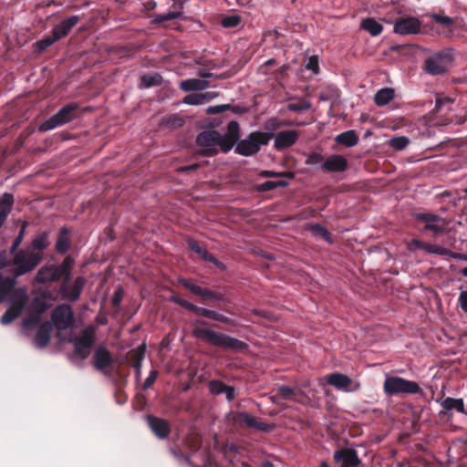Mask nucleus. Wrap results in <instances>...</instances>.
Here are the masks:
<instances>
[{"mask_svg":"<svg viewBox=\"0 0 467 467\" xmlns=\"http://www.w3.org/2000/svg\"><path fill=\"white\" fill-rule=\"evenodd\" d=\"M68 33L65 30L61 24L56 26L53 29L54 40H59L60 38L67 36Z\"/></svg>","mask_w":467,"mask_h":467,"instance_id":"56","label":"nucleus"},{"mask_svg":"<svg viewBox=\"0 0 467 467\" xmlns=\"http://www.w3.org/2000/svg\"><path fill=\"white\" fill-rule=\"evenodd\" d=\"M207 323L198 320L192 329V335L204 341L225 349L243 350L246 344L223 333L215 332L206 327Z\"/></svg>","mask_w":467,"mask_h":467,"instance_id":"1","label":"nucleus"},{"mask_svg":"<svg viewBox=\"0 0 467 467\" xmlns=\"http://www.w3.org/2000/svg\"><path fill=\"white\" fill-rule=\"evenodd\" d=\"M286 108L290 111H305L311 108V103L307 100H299L288 103Z\"/></svg>","mask_w":467,"mask_h":467,"instance_id":"39","label":"nucleus"},{"mask_svg":"<svg viewBox=\"0 0 467 467\" xmlns=\"http://www.w3.org/2000/svg\"><path fill=\"white\" fill-rule=\"evenodd\" d=\"M174 1V9L170 10L165 14L156 15L153 18V22L155 24H161L165 21L172 20L179 18L182 16V8L183 5L187 0H173Z\"/></svg>","mask_w":467,"mask_h":467,"instance_id":"17","label":"nucleus"},{"mask_svg":"<svg viewBox=\"0 0 467 467\" xmlns=\"http://www.w3.org/2000/svg\"><path fill=\"white\" fill-rule=\"evenodd\" d=\"M14 203V197L10 193H5L0 197V227L5 222Z\"/></svg>","mask_w":467,"mask_h":467,"instance_id":"26","label":"nucleus"},{"mask_svg":"<svg viewBox=\"0 0 467 467\" xmlns=\"http://www.w3.org/2000/svg\"><path fill=\"white\" fill-rule=\"evenodd\" d=\"M426 253L448 256L449 249L437 244H428L426 247Z\"/></svg>","mask_w":467,"mask_h":467,"instance_id":"43","label":"nucleus"},{"mask_svg":"<svg viewBox=\"0 0 467 467\" xmlns=\"http://www.w3.org/2000/svg\"><path fill=\"white\" fill-rule=\"evenodd\" d=\"M297 138L298 133L296 130L280 131L275 136V146H292L296 142Z\"/></svg>","mask_w":467,"mask_h":467,"instance_id":"25","label":"nucleus"},{"mask_svg":"<svg viewBox=\"0 0 467 467\" xmlns=\"http://www.w3.org/2000/svg\"><path fill=\"white\" fill-rule=\"evenodd\" d=\"M48 245L47 235L42 234L33 241V247L37 250L45 249Z\"/></svg>","mask_w":467,"mask_h":467,"instance_id":"48","label":"nucleus"},{"mask_svg":"<svg viewBox=\"0 0 467 467\" xmlns=\"http://www.w3.org/2000/svg\"><path fill=\"white\" fill-rule=\"evenodd\" d=\"M202 258L203 260L207 261V262H210L212 264H213L214 265H216L217 267L219 268H223L224 265L223 263H221L220 261H218L212 254H210L207 250L204 252V254H202V256L201 257Z\"/></svg>","mask_w":467,"mask_h":467,"instance_id":"54","label":"nucleus"},{"mask_svg":"<svg viewBox=\"0 0 467 467\" xmlns=\"http://www.w3.org/2000/svg\"><path fill=\"white\" fill-rule=\"evenodd\" d=\"M325 379L327 384L333 386L339 391L354 392L360 388L358 381L352 380L348 376L342 373L334 372L326 376Z\"/></svg>","mask_w":467,"mask_h":467,"instance_id":"9","label":"nucleus"},{"mask_svg":"<svg viewBox=\"0 0 467 467\" xmlns=\"http://www.w3.org/2000/svg\"><path fill=\"white\" fill-rule=\"evenodd\" d=\"M415 218L424 223L425 231H431L435 236L441 235L446 231V220L436 214L417 213Z\"/></svg>","mask_w":467,"mask_h":467,"instance_id":"10","label":"nucleus"},{"mask_svg":"<svg viewBox=\"0 0 467 467\" xmlns=\"http://www.w3.org/2000/svg\"><path fill=\"white\" fill-rule=\"evenodd\" d=\"M94 340L95 329L92 327H88L72 341L76 354L81 358H86L90 353Z\"/></svg>","mask_w":467,"mask_h":467,"instance_id":"8","label":"nucleus"},{"mask_svg":"<svg viewBox=\"0 0 467 467\" xmlns=\"http://www.w3.org/2000/svg\"><path fill=\"white\" fill-rule=\"evenodd\" d=\"M32 306L36 310V314L30 315L26 317L23 322V327L26 329L30 328L34 325H36L40 321V315L43 311H45L46 306H44V301L39 298H36L33 301Z\"/></svg>","mask_w":467,"mask_h":467,"instance_id":"23","label":"nucleus"},{"mask_svg":"<svg viewBox=\"0 0 467 467\" xmlns=\"http://www.w3.org/2000/svg\"><path fill=\"white\" fill-rule=\"evenodd\" d=\"M157 379V372L155 370L150 371V375L147 377L143 383V389H147L151 387L154 381Z\"/></svg>","mask_w":467,"mask_h":467,"instance_id":"60","label":"nucleus"},{"mask_svg":"<svg viewBox=\"0 0 467 467\" xmlns=\"http://www.w3.org/2000/svg\"><path fill=\"white\" fill-rule=\"evenodd\" d=\"M15 285V280L0 275V295L5 296Z\"/></svg>","mask_w":467,"mask_h":467,"instance_id":"41","label":"nucleus"},{"mask_svg":"<svg viewBox=\"0 0 467 467\" xmlns=\"http://www.w3.org/2000/svg\"><path fill=\"white\" fill-rule=\"evenodd\" d=\"M161 77L159 74H148L141 77L140 83L144 88H150L161 83Z\"/></svg>","mask_w":467,"mask_h":467,"instance_id":"37","label":"nucleus"},{"mask_svg":"<svg viewBox=\"0 0 467 467\" xmlns=\"http://www.w3.org/2000/svg\"><path fill=\"white\" fill-rule=\"evenodd\" d=\"M52 321L57 330L71 327L74 322L71 307L67 305L57 306L52 313Z\"/></svg>","mask_w":467,"mask_h":467,"instance_id":"11","label":"nucleus"},{"mask_svg":"<svg viewBox=\"0 0 467 467\" xmlns=\"http://www.w3.org/2000/svg\"><path fill=\"white\" fill-rule=\"evenodd\" d=\"M272 139V135L268 132H254L249 136L248 146H265Z\"/></svg>","mask_w":467,"mask_h":467,"instance_id":"30","label":"nucleus"},{"mask_svg":"<svg viewBox=\"0 0 467 467\" xmlns=\"http://www.w3.org/2000/svg\"><path fill=\"white\" fill-rule=\"evenodd\" d=\"M223 394L225 395L226 399L231 401L234 399L235 390L233 387L225 385V389H223Z\"/></svg>","mask_w":467,"mask_h":467,"instance_id":"64","label":"nucleus"},{"mask_svg":"<svg viewBox=\"0 0 467 467\" xmlns=\"http://www.w3.org/2000/svg\"><path fill=\"white\" fill-rule=\"evenodd\" d=\"M453 60L451 50H441L431 55L425 62V68L431 75H439L447 70Z\"/></svg>","mask_w":467,"mask_h":467,"instance_id":"6","label":"nucleus"},{"mask_svg":"<svg viewBox=\"0 0 467 467\" xmlns=\"http://www.w3.org/2000/svg\"><path fill=\"white\" fill-rule=\"evenodd\" d=\"M27 299L28 296L26 289L18 288L14 290L11 297V306L1 318L2 324L7 325L15 320L20 315Z\"/></svg>","mask_w":467,"mask_h":467,"instance_id":"7","label":"nucleus"},{"mask_svg":"<svg viewBox=\"0 0 467 467\" xmlns=\"http://www.w3.org/2000/svg\"><path fill=\"white\" fill-rule=\"evenodd\" d=\"M182 102L187 105L199 106L203 105V99L202 93L200 94H190L183 98Z\"/></svg>","mask_w":467,"mask_h":467,"instance_id":"42","label":"nucleus"},{"mask_svg":"<svg viewBox=\"0 0 467 467\" xmlns=\"http://www.w3.org/2000/svg\"><path fill=\"white\" fill-rule=\"evenodd\" d=\"M112 362L110 353L105 348H99L94 355V366L99 369L104 370L108 368Z\"/></svg>","mask_w":467,"mask_h":467,"instance_id":"20","label":"nucleus"},{"mask_svg":"<svg viewBox=\"0 0 467 467\" xmlns=\"http://www.w3.org/2000/svg\"><path fill=\"white\" fill-rule=\"evenodd\" d=\"M180 283L185 286L186 288H188L189 290H191L192 293H194L195 295H198V296H201L202 297H207L208 295H209V291L205 288H202L193 283H192L191 281L189 280H186V279H181L180 280Z\"/></svg>","mask_w":467,"mask_h":467,"instance_id":"35","label":"nucleus"},{"mask_svg":"<svg viewBox=\"0 0 467 467\" xmlns=\"http://www.w3.org/2000/svg\"><path fill=\"white\" fill-rule=\"evenodd\" d=\"M306 68L311 70L314 74H317L319 71L318 60L316 56L310 57L306 65Z\"/></svg>","mask_w":467,"mask_h":467,"instance_id":"51","label":"nucleus"},{"mask_svg":"<svg viewBox=\"0 0 467 467\" xmlns=\"http://www.w3.org/2000/svg\"><path fill=\"white\" fill-rule=\"evenodd\" d=\"M239 124L236 121H230L227 125V132L223 136V146H244L238 143L240 140Z\"/></svg>","mask_w":467,"mask_h":467,"instance_id":"18","label":"nucleus"},{"mask_svg":"<svg viewBox=\"0 0 467 467\" xmlns=\"http://www.w3.org/2000/svg\"><path fill=\"white\" fill-rule=\"evenodd\" d=\"M227 109H229V105L210 106L206 109V113L209 115L220 114Z\"/></svg>","mask_w":467,"mask_h":467,"instance_id":"55","label":"nucleus"},{"mask_svg":"<svg viewBox=\"0 0 467 467\" xmlns=\"http://www.w3.org/2000/svg\"><path fill=\"white\" fill-rule=\"evenodd\" d=\"M78 109L79 105L78 103H69L61 108L56 114L41 122L38 125V130L47 132L66 125L78 118Z\"/></svg>","mask_w":467,"mask_h":467,"instance_id":"2","label":"nucleus"},{"mask_svg":"<svg viewBox=\"0 0 467 467\" xmlns=\"http://www.w3.org/2000/svg\"><path fill=\"white\" fill-rule=\"evenodd\" d=\"M388 395L417 394L421 389L416 381L408 380L400 377H387L383 385Z\"/></svg>","mask_w":467,"mask_h":467,"instance_id":"4","label":"nucleus"},{"mask_svg":"<svg viewBox=\"0 0 467 467\" xmlns=\"http://www.w3.org/2000/svg\"><path fill=\"white\" fill-rule=\"evenodd\" d=\"M188 245L192 251L196 253L200 257L202 256L206 249L202 248L196 241L190 239L188 241Z\"/></svg>","mask_w":467,"mask_h":467,"instance_id":"53","label":"nucleus"},{"mask_svg":"<svg viewBox=\"0 0 467 467\" xmlns=\"http://www.w3.org/2000/svg\"><path fill=\"white\" fill-rule=\"evenodd\" d=\"M285 182H282V181H277V182H273V181H267L264 183H262L259 187V189L261 191H271V190H274L275 189L276 187H279V186H285Z\"/></svg>","mask_w":467,"mask_h":467,"instance_id":"47","label":"nucleus"},{"mask_svg":"<svg viewBox=\"0 0 467 467\" xmlns=\"http://www.w3.org/2000/svg\"><path fill=\"white\" fill-rule=\"evenodd\" d=\"M361 28L368 32L372 36H379L382 30V26L374 18H366L361 23Z\"/></svg>","mask_w":467,"mask_h":467,"instance_id":"31","label":"nucleus"},{"mask_svg":"<svg viewBox=\"0 0 467 467\" xmlns=\"http://www.w3.org/2000/svg\"><path fill=\"white\" fill-rule=\"evenodd\" d=\"M395 96V90L391 88H383L377 91L374 101L377 106L382 107L389 103Z\"/></svg>","mask_w":467,"mask_h":467,"instance_id":"28","label":"nucleus"},{"mask_svg":"<svg viewBox=\"0 0 467 467\" xmlns=\"http://www.w3.org/2000/svg\"><path fill=\"white\" fill-rule=\"evenodd\" d=\"M451 102H452V100L448 98H446L444 99H437L436 104H435V110L438 112V111L441 110V109L443 107H445L446 105H450Z\"/></svg>","mask_w":467,"mask_h":467,"instance_id":"61","label":"nucleus"},{"mask_svg":"<svg viewBox=\"0 0 467 467\" xmlns=\"http://www.w3.org/2000/svg\"><path fill=\"white\" fill-rule=\"evenodd\" d=\"M334 458L340 467H357L360 463L357 451L350 448L335 451Z\"/></svg>","mask_w":467,"mask_h":467,"instance_id":"13","label":"nucleus"},{"mask_svg":"<svg viewBox=\"0 0 467 467\" xmlns=\"http://www.w3.org/2000/svg\"><path fill=\"white\" fill-rule=\"evenodd\" d=\"M428 244L420 241L418 239H413L410 243L408 244V249L411 252L416 251L417 249H422L426 252V247Z\"/></svg>","mask_w":467,"mask_h":467,"instance_id":"52","label":"nucleus"},{"mask_svg":"<svg viewBox=\"0 0 467 467\" xmlns=\"http://www.w3.org/2000/svg\"><path fill=\"white\" fill-rule=\"evenodd\" d=\"M202 99H203V103L205 104V103L210 102V101L213 100L214 99H216L219 96V93L216 91H207V92L202 93Z\"/></svg>","mask_w":467,"mask_h":467,"instance_id":"63","label":"nucleus"},{"mask_svg":"<svg viewBox=\"0 0 467 467\" xmlns=\"http://www.w3.org/2000/svg\"><path fill=\"white\" fill-rule=\"evenodd\" d=\"M197 146H223V136L213 130H204L196 139Z\"/></svg>","mask_w":467,"mask_h":467,"instance_id":"16","label":"nucleus"},{"mask_svg":"<svg viewBox=\"0 0 467 467\" xmlns=\"http://www.w3.org/2000/svg\"><path fill=\"white\" fill-rule=\"evenodd\" d=\"M420 21L418 18L409 16L397 20L394 24L393 31L401 36L417 34L420 32Z\"/></svg>","mask_w":467,"mask_h":467,"instance_id":"12","label":"nucleus"},{"mask_svg":"<svg viewBox=\"0 0 467 467\" xmlns=\"http://www.w3.org/2000/svg\"><path fill=\"white\" fill-rule=\"evenodd\" d=\"M209 389L214 395L223 394V389H225V384L221 381L213 380L210 382Z\"/></svg>","mask_w":467,"mask_h":467,"instance_id":"44","label":"nucleus"},{"mask_svg":"<svg viewBox=\"0 0 467 467\" xmlns=\"http://www.w3.org/2000/svg\"><path fill=\"white\" fill-rule=\"evenodd\" d=\"M52 332V325L49 322L43 323L36 335L34 343L36 347L42 348L47 345Z\"/></svg>","mask_w":467,"mask_h":467,"instance_id":"21","label":"nucleus"},{"mask_svg":"<svg viewBox=\"0 0 467 467\" xmlns=\"http://www.w3.org/2000/svg\"><path fill=\"white\" fill-rule=\"evenodd\" d=\"M78 21H79V18L78 16H71L68 18L62 21L60 24L65 28V30L67 33H69V31L72 29V27L75 26Z\"/></svg>","mask_w":467,"mask_h":467,"instance_id":"46","label":"nucleus"},{"mask_svg":"<svg viewBox=\"0 0 467 467\" xmlns=\"http://www.w3.org/2000/svg\"><path fill=\"white\" fill-rule=\"evenodd\" d=\"M444 408L447 410H456L461 413L464 412V404L461 399L447 398L444 400Z\"/></svg>","mask_w":467,"mask_h":467,"instance_id":"36","label":"nucleus"},{"mask_svg":"<svg viewBox=\"0 0 467 467\" xmlns=\"http://www.w3.org/2000/svg\"><path fill=\"white\" fill-rule=\"evenodd\" d=\"M78 21H79V18L78 16H71L68 18L62 21L60 24L65 28V30L67 33H69V31L72 29V27L75 26Z\"/></svg>","mask_w":467,"mask_h":467,"instance_id":"45","label":"nucleus"},{"mask_svg":"<svg viewBox=\"0 0 467 467\" xmlns=\"http://www.w3.org/2000/svg\"><path fill=\"white\" fill-rule=\"evenodd\" d=\"M179 87L185 92L202 91L209 88V82L206 79L189 78L182 81Z\"/></svg>","mask_w":467,"mask_h":467,"instance_id":"22","label":"nucleus"},{"mask_svg":"<svg viewBox=\"0 0 467 467\" xmlns=\"http://www.w3.org/2000/svg\"><path fill=\"white\" fill-rule=\"evenodd\" d=\"M85 284L86 280L81 276L77 277L71 285H67V284L63 283L60 287V292L63 298L70 301L78 300Z\"/></svg>","mask_w":467,"mask_h":467,"instance_id":"15","label":"nucleus"},{"mask_svg":"<svg viewBox=\"0 0 467 467\" xmlns=\"http://www.w3.org/2000/svg\"><path fill=\"white\" fill-rule=\"evenodd\" d=\"M235 152L239 155L252 156L255 154L260 148H234Z\"/></svg>","mask_w":467,"mask_h":467,"instance_id":"58","label":"nucleus"},{"mask_svg":"<svg viewBox=\"0 0 467 467\" xmlns=\"http://www.w3.org/2000/svg\"><path fill=\"white\" fill-rule=\"evenodd\" d=\"M459 304L461 308L467 313V292L462 291L459 296Z\"/></svg>","mask_w":467,"mask_h":467,"instance_id":"62","label":"nucleus"},{"mask_svg":"<svg viewBox=\"0 0 467 467\" xmlns=\"http://www.w3.org/2000/svg\"><path fill=\"white\" fill-rule=\"evenodd\" d=\"M314 235L320 236L328 243H332L330 234L327 228L319 223L310 224L307 228Z\"/></svg>","mask_w":467,"mask_h":467,"instance_id":"34","label":"nucleus"},{"mask_svg":"<svg viewBox=\"0 0 467 467\" xmlns=\"http://www.w3.org/2000/svg\"><path fill=\"white\" fill-rule=\"evenodd\" d=\"M78 109L79 105L78 103H69L61 108L56 114L41 122L38 125V130L47 132L66 125L78 118Z\"/></svg>","mask_w":467,"mask_h":467,"instance_id":"3","label":"nucleus"},{"mask_svg":"<svg viewBox=\"0 0 467 467\" xmlns=\"http://www.w3.org/2000/svg\"><path fill=\"white\" fill-rule=\"evenodd\" d=\"M410 143V140L408 138L406 137H398V138H393L389 140V146H394V147H397V146H408Z\"/></svg>","mask_w":467,"mask_h":467,"instance_id":"57","label":"nucleus"},{"mask_svg":"<svg viewBox=\"0 0 467 467\" xmlns=\"http://www.w3.org/2000/svg\"><path fill=\"white\" fill-rule=\"evenodd\" d=\"M148 423L152 430V431L161 439H163L169 434V425L167 421L161 420L159 418L148 417Z\"/></svg>","mask_w":467,"mask_h":467,"instance_id":"24","label":"nucleus"},{"mask_svg":"<svg viewBox=\"0 0 467 467\" xmlns=\"http://www.w3.org/2000/svg\"><path fill=\"white\" fill-rule=\"evenodd\" d=\"M69 248V241L62 234L58 237L57 242V250L60 253H65Z\"/></svg>","mask_w":467,"mask_h":467,"instance_id":"50","label":"nucleus"},{"mask_svg":"<svg viewBox=\"0 0 467 467\" xmlns=\"http://www.w3.org/2000/svg\"><path fill=\"white\" fill-rule=\"evenodd\" d=\"M56 41L57 40H54V36H52V37H47V38L39 40L36 43V45H37V47L39 50H45L48 47H50L52 44H54Z\"/></svg>","mask_w":467,"mask_h":467,"instance_id":"59","label":"nucleus"},{"mask_svg":"<svg viewBox=\"0 0 467 467\" xmlns=\"http://www.w3.org/2000/svg\"><path fill=\"white\" fill-rule=\"evenodd\" d=\"M202 316L225 324L231 322V319L225 317L224 315L219 314L215 311L209 310L206 308H204V310L202 311Z\"/></svg>","mask_w":467,"mask_h":467,"instance_id":"38","label":"nucleus"},{"mask_svg":"<svg viewBox=\"0 0 467 467\" xmlns=\"http://www.w3.org/2000/svg\"><path fill=\"white\" fill-rule=\"evenodd\" d=\"M276 392H277V395L285 400H288V401H296L297 400L296 390L288 386H285V385L278 386L276 388Z\"/></svg>","mask_w":467,"mask_h":467,"instance_id":"33","label":"nucleus"},{"mask_svg":"<svg viewBox=\"0 0 467 467\" xmlns=\"http://www.w3.org/2000/svg\"><path fill=\"white\" fill-rule=\"evenodd\" d=\"M36 283L45 284L48 282H53L57 280L56 273L54 271V266H44L41 267L35 278Z\"/></svg>","mask_w":467,"mask_h":467,"instance_id":"29","label":"nucleus"},{"mask_svg":"<svg viewBox=\"0 0 467 467\" xmlns=\"http://www.w3.org/2000/svg\"><path fill=\"white\" fill-rule=\"evenodd\" d=\"M348 166L347 160L341 156H331L322 164L321 168L326 171L340 172L346 170Z\"/></svg>","mask_w":467,"mask_h":467,"instance_id":"19","label":"nucleus"},{"mask_svg":"<svg viewBox=\"0 0 467 467\" xmlns=\"http://www.w3.org/2000/svg\"><path fill=\"white\" fill-rule=\"evenodd\" d=\"M241 16L238 15H231L223 17L222 19V26L223 27H235L241 23Z\"/></svg>","mask_w":467,"mask_h":467,"instance_id":"40","label":"nucleus"},{"mask_svg":"<svg viewBox=\"0 0 467 467\" xmlns=\"http://www.w3.org/2000/svg\"><path fill=\"white\" fill-rule=\"evenodd\" d=\"M336 141L341 146H355L358 139L353 130H348L336 137Z\"/></svg>","mask_w":467,"mask_h":467,"instance_id":"32","label":"nucleus"},{"mask_svg":"<svg viewBox=\"0 0 467 467\" xmlns=\"http://www.w3.org/2000/svg\"><path fill=\"white\" fill-rule=\"evenodd\" d=\"M40 261L41 255L38 253L31 250L18 251L13 259L15 275L19 276L34 270Z\"/></svg>","mask_w":467,"mask_h":467,"instance_id":"5","label":"nucleus"},{"mask_svg":"<svg viewBox=\"0 0 467 467\" xmlns=\"http://www.w3.org/2000/svg\"><path fill=\"white\" fill-rule=\"evenodd\" d=\"M74 260L71 257L67 256L60 265H58L57 267L54 266L57 280L60 278L67 280L71 275Z\"/></svg>","mask_w":467,"mask_h":467,"instance_id":"27","label":"nucleus"},{"mask_svg":"<svg viewBox=\"0 0 467 467\" xmlns=\"http://www.w3.org/2000/svg\"><path fill=\"white\" fill-rule=\"evenodd\" d=\"M431 17L436 23L441 24L442 26H450L451 25H452V19L450 16L433 14Z\"/></svg>","mask_w":467,"mask_h":467,"instance_id":"49","label":"nucleus"},{"mask_svg":"<svg viewBox=\"0 0 467 467\" xmlns=\"http://www.w3.org/2000/svg\"><path fill=\"white\" fill-rule=\"evenodd\" d=\"M235 421L239 425L255 428L259 431H269L272 430L271 424L267 422L258 421L254 415L246 411L238 412L235 416Z\"/></svg>","mask_w":467,"mask_h":467,"instance_id":"14","label":"nucleus"}]
</instances>
